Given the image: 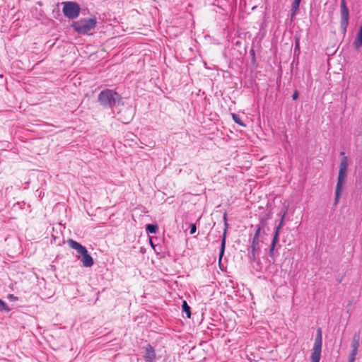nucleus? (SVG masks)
Listing matches in <instances>:
<instances>
[{
	"mask_svg": "<svg viewBox=\"0 0 362 362\" xmlns=\"http://www.w3.org/2000/svg\"><path fill=\"white\" fill-rule=\"evenodd\" d=\"M310 362H320V360L310 358Z\"/></svg>",
	"mask_w": 362,
	"mask_h": 362,
	"instance_id": "nucleus-23",
	"label": "nucleus"
},
{
	"mask_svg": "<svg viewBox=\"0 0 362 362\" xmlns=\"http://www.w3.org/2000/svg\"><path fill=\"white\" fill-rule=\"evenodd\" d=\"M182 312L185 313L187 317L190 318L191 317V311H190V307L187 304L186 300H183L182 303Z\"/></svg>",
	"mask_w": 362,
	"mask_h": 362,
	"instance_id": "nucleus-15",
	"label": "nucleus"
},
{
	"mask_svg": "<svg viewBox=\"0 0 362 362\" xmlns=\"http://www.w3.org/2000/svg\"><path fill=\"white\" fill-rule=\"evenodd\" d=\"M145 351L144 358L146 362H153L156 360V352L153 346L147 344L144 347Z\"/></svg>",
	"mask_w": 362,
	"mask_h": 362,
	"instance_id": "nucleus-9",
	"label": "nucleus"
},
{
	"mask_svg": "<svg viewBox=\"0 0 362 362\" xmlns=\"http://www.w3.org/2000/svg\"><path fill=\"white\" fill-rule=\"evenodd\" d=\"M354 46L357 49L362 47V25H361L358 29L357 35L354 42Z\"/></svg>",
	"mask_w": 362,
	"mask_h": 362,
	"instance_id": "nucleus-12",
	"label": "nucleus"
},
{
	"mask_svg": "<svg viewBox=\"0 0 362 362\" xmlns=\"http://www.w3.org/2000/svg\"><path fill=\"white\" fill-rule=\"evenodd\" d=\"M301 0H294L291 6V18H293L299 8Z\"/></svg>",
	"mask_w": 362,
	"mask_h": 362,
	"instance_id": "nucleus-14",
	"label": "nucleus"
},
{
	"mask_svg": "<svg viewBox=\"0 0 362 362\" xmlns=\"http://www.w3.org/2000/svg\"><path fill=\"white\" fill-rule=\"evenodd\" d=\"M340 15H341V22H340L341 30V32L344 34H345L346 32L347 26L349 25V11L346 6L345 0H341Z\"/></svg>",
	"mask_w": 362,
	"mask_h": 362,
	"instance_id": "nucleus-6",
	"label": "nucleus"
},
{
	"mask_svg": "<svg viewBox=\"0 0 362 362\" xmlns=\"http://www.w3.org/2000/svg\"><path fill=\"white\" fill-rule=\"evenodd\" d=\"M228 281H229V283L233 284V281L232 280L229 279Z\"/></svg>",
	"mask_w": 362,
	"mask_h": 362,
	"instance_id": "nucleus-25",
	"label": "nucleus"
},
{
	"mask_svg": "<svg viewBox=\"0 0 362 362\" xmlns=\"http://www.w3.org/2000/svg\"><path fill=\"white\" fill-rule=\"evenodd\" d=\"M260 230H261L260 226H257L255 235L252 239V247L253 250H255L258 247L259 243V236Z\"/></svg>",
	"mask_w": 362,
	"mask_h": 362,
	"instance_id": "nucleus-11",
	"label": "nucleus"
},
{
	"mask_svg": "<svg viewBox=\"0 0 362 362\" xmlns=\"http://www.w3.org/2000/svg\"><path fill=\"white\" fill-rule=\"evenodd\" d=\"M6 311V312H9L11 310V309L8 307V305H6V303L3 301L1 299H0V311Z\"/></svg>",
	"mask_w": 362,
	"mask_h": 362,
	"instance_id": "nucleus-19",
	"label": "nucleus"
},
{
	"mask_svg": "<svg viewBox=\"0 0 362 362\" xmlns=\"http://www.w3.org/2000/svg\"><path fill=\"white\" fill-rule=\"evenodd\" d=\"M349 160L346 156H344L340 162L337 183L335 190V204H337L340 194L343 189V185L346 177V172L348 169Z\"/></svg>",
	"mask_w": 362,
	"mask_h": 362,
	"instance_id": "nucleus-2",
	"label": "nucleus"
},
{
	"mask_svg": "<svg viewBox=\"0 0 362 362\" xmlns=\"http://www.w3.org/2000/svg\"><path fill=\"white\" fill-rule=\"evenodd\" d=\"M96 20L95 18H85L74 22L72 24L74 29L81 34H85L95 28Z\"/></svg>",
	"mask_w": 362,
	"mask_h": 362,
	"instance_id": "nucleus-3",
	"label": "nucleus"
},
{
	"mask_svg": "<svg viewBox=\"0 0 362 362\" xmlns=\"http://www.w3.org/2000/svg\"><path fill=\"white\" fill-rule=\"evenodd\" d=\"M232 118H233V121H234L236 124H239V125H240V126H242V127H245V124H244V123L242 122L241 119L240 118V116H239V115H238L237 114L233 113V114H232Z\"/></svg>",
	"mask_w": 362,
	"mask_h": 362,
	"instance_id": "nucleus-18",
	"label": "nucleus"
},
{
	"mask_svg": "<svg viewBox=\"0 0 362 362\" xmlns=\"http://www.w3.org/2000/svg\"><path fill=\"white\" fill-rule=\"evenodd\" d=\"M322 346V331L320 327L317 329V334L313 347L310 358L320 360Z\"/></svg>",
	"mask_w": 362,
	"mask_h": 362,
	"instance_id": "nucleus-5",
	"label": "nucleus"
},
{
	"mask_svg": "<svg viewBox=\"0 0 362 362\" xmlns=\"http://www.w3.org/2000/svg\"><path fill=\"white\" fill-rule=\"evenodd\" d=\"M78 259L83 263L84 267H88L93 264V259L92 257L88 254V251H86L85 254L82 255Z\"/></svg>",
	"mask_w": 362,
	"mask_h": 362,
	"instance_id": "nucleus-10",
	"label": "nucleus"
},
{
	"mask_svg": "<svg viewBox=\"0 0 362 362\" xmlns=\"http://www.w3.org/2000/svg\"><path fill=\"white\" fill-rule=\"evenodd\" d=\"M64 15L69 19H74L80 14L79 5L73 1H66L64 3L62 8Z\"/></svg>",
	"mask_w": 362,
	"mask_h": 362,
	"instance_id": "nucleus-4",
	"label": "nucleus"
},
{
	"mask_svg": "<svg viewBox=\"0 0 362 362\" xmlns=\"http://www.w3.org/2000/svg\"><path fill=\"white\" fill-rule=\"evenodd\" d=\"M298 47H299L298 42H296V49L298 48Z\"/></svg>",
	"mask_w": 362,
	"mask_h": 362,
	"instance_id": "nucleus-24",
	"label": "nucleus"
},
{
	"mask_svg": "<svg viewBox=\"0 0 362 362\" xmlns=\"http://www.w3.org/2000/svg\"><path fill=\"white\" fill-rule=\"evenodd\" d=\"M67 244L71 248L76 250V255L78 258H80L82 255L85 254V252H86V251H88L87 249L86 248V247H84L79 243H78L76 240H74L72 239H69L67 240Z\"/></svg>",
	"mask_w": 362,
	"mask_h": 362,
	"instance_id": "nucleus-8",
	"label": "nucleus"
},
{
	"mask_svg": "<svg viewBox=\"0 0 362 362\" xmlns=\"http://www.w3.org/2000/svg\"><path fill=\"white\" fill-rule=\"evenodd\" d=\"M298 98V92L297 90H296L293 95H292V98L293 100H296L297 98Z\"/></svg>",
	"mask_w": 362,
	"mask_h": 362,
	"instance_id": "nucleus-22",
	"label": "nucleus"
},
{
	"mask_svg": "<svg viewBox=\"0 0 362 362\" xmlns=\"http://www.w3.org/2000/svg\"><path fill=\"white\" fill-rule=\"evenodd\" d=\"M98 100L105 108H112L121 103L122 97L112 90L105 89L99 93Z\"/></svg>",
	"mask_w": 362,
	"mask_h": 362,
	"instance_id": "nucleus-1",
	"label": "nucleus"
},
{
	"mask_svg": "<svg viewBox=\"0 0 362 362\" xmlns=\"http://www.w3.org/2000/svg\"><path fill=\"white\" fill-rule=\"evenodd\" d=\"M225 245H226V233H224L222 240H221V249H220V252H219V258L220 259L223 255L224 250H225Z\"/></svg>",
	"mask_w": 362,
	"mask_h": 362,
	"instance_id": "nucleus-17",
	"label": "nucleus"
},
{
	"mask_svg": "<svg viewBox=\"0 0 362 362\" xmlns=\"http://www.w3.org/2000/svg\"><path fill=\"white\" fill-rule=\"evenodd\" d=\"M7 298L11 301H16L18 299L17 296H15L13 294H8Z\"/></svg>",
	"mask_w": 362,
	"mask_h": 362,
	"instance_id": "nucleus-20",
	"label": "nucleus"
},
{
	"mask_svg": "<svg viewBox=\"0 0 362 362\" xmlns=\"http://www.w3.org/2000/svg\"><path fill=\"white\" fill-rule=\"evenodd\" d=\"M284 216H285V214L283 215V217H282V219H281V221H283V219L284 218ZM281 223H280V224L279 225V226L277 227L276 228V230L275 232V234H274V238H273V240H272V245H271V247H270V250H269V254L272 255L273 253V251L274 250V247H275V244L277 242V240H278V235H279V229L281 227Z\"/></svg>",
	"mask_w": 362,
	"mask_h": 362,
	"instance_id": "nucleus-13",
	"label": "nucleus"
},
{
	"mask_svg": "<svg viewBox=\"0 0 362 362\" xmlns=\"http://www.w3.org/2000/svg\"><path fill=\"white\" fill-rule=\"evenodd\" d=\"M35 276L36 279H38V276H37L36 273H35Z\"/></svg>",
	"mask_w": 362,
	"mask_h": 362,
	"instance_id": "nucleus-26",
	"label": "nucleus"
},
{
	"mask_svg": "<svg viewBox=\"0 0 362 362\" xmlns=\"http://www.w3.org/2000/svg\"><path fill=\"white\" fill-rule=\"evenodd\" d=\"M360 332H356L351 341V351L349 354V362H354L360 345Z\"/></svg>",
	"mask_w": 362,
	"mask_h": 362,
	"instance_id": "nucleus-7",
	"label": "nucleus"
},
{
	"mask_svg": "<svg viewBox=\"0 0 362 362\" xmlns=\"http://www.w3.org/2000/svg\"><path fill=\"white\" fill-rule=\"evenodd\" d=\"M226 286H229V284L228 283H226Z\"/></svg>",
	"mask_w": 362,
	"mask_h": 362,
	"instance_id": "nucleus-27",
	"label": "nucleus"
},
{
	"mask_svg": "<svg viewBox=\"0 0 362 362\" xmlns=\"http://www.w3.org/2000/svg\"><path fill=\"white\" fill-rule=\"evenodd\" d=\"M146 231L148 233H156L158 231V227L156 224H148L146 225Z\"/></svg>",
	"mask_w": 362,
	"mask_h": 362,
	"instance_id": "nucleus-16",
	"label": "nucleus"
},
{
	"mask_svg": "<svg viewBox=\"0 0 362 362\" xmlns=\"http://www.w3.org/2000/svg\"><path fill=\"white\" fill-rule=\"evenodd\" d=\"M196 230H197V228H196L195 224L192 223L190 225V232H189L190 234L191 235L194 234L196 232Z\"/></svg>",
	"mask_w": 362,
	"mask_h": 362,
	"instance_id": "nucleus-21",
	"label": "nucleus"
}]
</instances>
